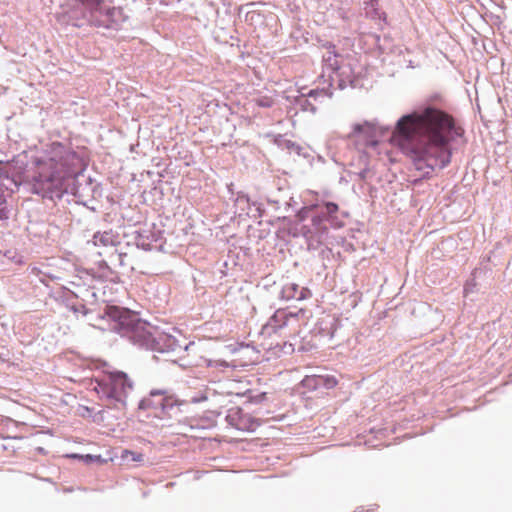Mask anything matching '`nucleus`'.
Wrapping results in <instances>:
<instances>
[{
  "label": "nucleus",
  "mask_w": 512,
  "mask_h": 512,
  "mask_svg": "<svg viewBox=\"0 0 512 512\" xmlns=\"http://www.w3.org/2000/svg\"><path fill=\"white\" fill-rule=\"evenodd\" d=\"M133 383L127 374L121 371L108 372L101 379H96L94 391L112 407L125 406L128 393Z\"/></svg>",
  "instance_id": "nucleus-4"
},
{
  "label": "nucleus",
  "mask_w": 512,
  "mask_h": 512,
  "mask_svg": "<svg viewBox=\"0 0 512 512\" xmlns=\"http://www.w3.org/2000/svg\"><path fill=\"white\" fill-rule=\"evenodd\" d=\"M464 134L452 115L435 107H427L401 117L393 132L392 141L410 159L423 176L451 162L450 143Z\"/></svg>",
  "instance_id": "nucleus-1"
},
{
  "label": "nucleus",
  "mask_w": 512,
  "mask_h": 512,
  "mask_svg": "<svg viewBox=\"0 0 512 512\" xmlns=\"http://www.w3.org/2000/svg\"><path fill=\"white\" fill-rule=\"evenodd\" d=\"M149 407V399H144L140 403V408H147Z\"/></svg>",
  "instance_id": "nucleus-12"
},
{
  "label": "nucleus",
  "mask_w": 512,
  "mask_h": 512,
  "mask_svg": "<svg viewBox=\"0 0 512 512\" xmlns=\"http://www.w3.org/2000/svg\"><path fill=\"white\" fill-rule=\"evenodd\" d=\"M165 392L164 391H161V390H153L151 391L150 395L151 396H155V395H163Z\"/></svg>",
  "instance_id": "nucleus-14"
},
{
  "label": "nucleus",
  "mask_w": 512,
  "mask_h": 512,
  "mask_svg": "<svg viewBox=\"0 0 512 512\" xmlns=\"http://www.w3.org/2000/svg\"><path fill=\"white\" fill-rule=\"evenodd\" d=\"M307 323L308 317L303 309L296 312L277 310L264 326L263 333L279 334L284 339H292L301 334Z\"/></svg>",
  "instance_id": "nucleus-5"
},
{
  "label": "nucleus",
  "mask_w": 512,
  "mask_h": 512,
  "mask_svg": "<svg viewBox=\"0 0 512 512\" xmlns=\"http://www.w3.org/2000/svg\"><path fill=\"white\" fill-rule=\"evenodd\" d=\"M228 424L240 431H255L261 424L258 418L245 413L242 408L235 406L228 409L226 414Z\"/></svg>",
  "instance_id": "nucleus-6"
},
{
  "label": "nucleus",
  "mask_w": 512,
  "mask_h": 512,
  "mask_svg": "<svg viewBox=\"0 0 512 512\" xmlns=\"http://www.w3.org/2000/svg\"><path fill=\"white\" fill-rule=\"evenodd\" d=\"M122 460H131L134 462H142L144 460V455L140 452L131 451L125 449L121 453Z\"/></svg>",
  "instance_id": "nucleus-9"
},
{
  "label": "nucleus",
  "mask_w": 512,
  "mask_h": 512,
  "mask_svg": "<svg viewBox=\"0 0 512 512\" xmlns=\"http://www.w3.org/2000/svg\"><path fill=\"white\" fill-rule=\"evenodd\" d=\"M254 102L259 107L269 108L274 104V99L270 96H260L255 98Z\"/></svg>",
  "instance_id": "nucleus-10"
},
{
  "label": "nucleus",
  "mask_w": 512,
  "mask_h": 512,
  "mask_svg": "<svg viewBox=\"0 0 512 512\" xmlns=\"http://www.w3.org/2000/svg\"><path fill=\"white\" fill-rule=\"evenodd\" d=\"M284 297L287 299L296 298L303 299V290H299V287L295 283H288L283 288Z\"/></svg>",
  "instance_id": "nucleus-8"
},
{
  "label": "nucleus",
  "mask_w": 512,
  "mask_h": 512,
  "mask_svg": "<svg viewBox=\"0 0 512 512\" xmlns=\"http://www.w3.org/2000/svg\"><path fill=\"white\" fill-rule=\"evenodd\" d=\"M376 135L377 128L375 123L364 121L363 123H356L352 126V131L348 134V138L355 141H362L363 144L367 146H374L377 144Z\"/></svg>",
  "instance_id": "nucleus-7"
},
{
  "label": "nucleus",
  "mask_w": 512,
  "mask_h": 512,
  "mask_svg": "<svg viewBox=\"0 0 512 512\" xmlns=\"http://www.w3.org/2000/svg\"><path fill=\"white\" fill-rule=\"evenodd\" d=\"M81 16L76 9L72 10L73 26L82 27L87 24L95 28L117 30L126 20L123 8L105 6V0H80Z\"/></svg>",
  "instance_id": "nucleus-3"
},
{
  "label": "nucleus",
  "mask_w": 512,
  "mask_h": 512,
  "mask_svg": "<svg viewBox=\"0 0 512 512\" xmlns=\"http://www.w3.org/2000/svg\"><path fill=\"white\" fill-rule=\"evenodd\" d=\"M325 208H326V213L328 215L335 214L338 211V209H339L338 205L336 203H333V202H327L325 204Z\"/></svg>",
  "instance_id": "nucleus-11"
},
{
  "label": "nucleus",
  "mask_w": 512,
  "mask_h": 512,
  "mask_svg": "<svg viewBox=\"0 0 512 512\" xmlns=\"http://www.w3.org/2000/svg\"><path fill=\"white\" fill-rule=\"evenodd\" d=\"M77 159L76 153L68 146L53 142L43 155L34 161L36 171L31 183L33 192L52 198L61 196L65 191V182L72 174V166Z\"/></svg>",
  "instance_id": "nucleus-2"
},
{
  "label": "nucleus",
  "mask_w": 512,
  "mask_h": 512,
  "mask_svg": "<svg viewBox=\"0 0 512 512\" xmlns=\"http://www.w3.org/2000/svg\"><path fill=\"white\" fill-rule=\"evenodd\" d=\"M336 384H337V381L334 378L327 380V385L329 387L335 386Z\"/></svg>",
  "instance_id": "nucleus-13"
}]
</instances>
